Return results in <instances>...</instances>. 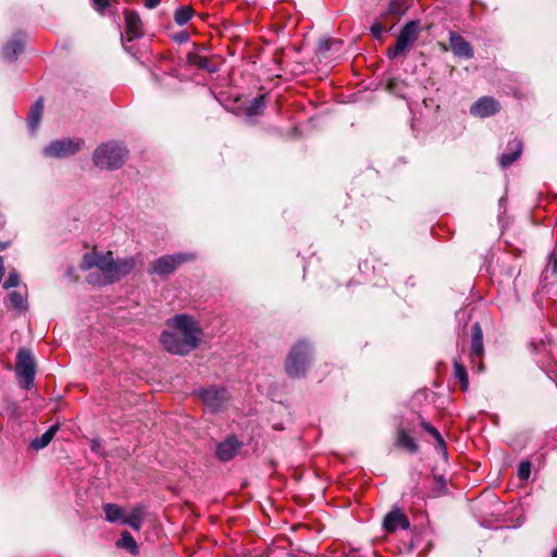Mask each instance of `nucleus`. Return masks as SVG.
Wrapping results in <instances>:
<instances>
[{
	"mask_svg": "<svg viewBox=\"0 0 557 557\" xmlns=\"http://www.w3.org/2000/svg\"><path fill=\"white\" fill-rule=\"evenodd\" d=\"M395 446L405 448L411 454H416L419 449L416 441L404 429L400 428L397 430Z\"/></svg>",
	"mask_w": 557,
	"mask_h": 557,
	"instance_id": "obj_17",
	"label": "nucleus"
},
{
	"mask_svg": "<svg viewBox=\"0 0 557 557\" xmlns=\"http://www.w3.org/2000/svg\"><path fill=\"white\" fill-rule=\"evenodd\" d=\"M498 111L499 103L492 97H482L470 108V113L479 117H488Z\"/></svg>",
	"mask_w": 557,
	"mask_h": 557,
	"instance_id": "obj_11",
	"label": "nucleus"
},
{
	"mask_svg": "<svg viewBox=\"0 0 557 557\" xmlns=\"http://www.w3.org/2000/svg\"><path fill=\"white\" fill-rule=\"evenodd\" d=\"M552 557H557V547L552 550Z\"/></svg>",
	"mask_w": 557,
	"mask_h": 557,
	"instance_id": "obj_44",
	"label": "nucleus"
},
{
	"mask_svg": "<svg viewBox=\"0 0 557 557\" xmlns=\"http://www.w3.org/2000/svg\"><path fill=\"white\" fill-rule=\"evenodd\" d=\"M59 430V425L54 424L50 426L41 436L36 437L32 441V447L35 449H42L47 447Z\"/></svg>",
	"mask_w": 557,
	"mask_h": 557,
	"instance_id": "obj_21",
	"label": "nucleus"
},
{
	"mask_svg": "<svg viewBox=\"0 0 557 557\" xmlns=\"http://www.w3.org/2000/svg\"><path fill=\"white\" fill-rule=\"evenodd\" d=\"M531 474V463L530 461H521L518 467V476L520 480L525 481L530 478Z\"/></svg>",
	"mask_w": 557,
	"mask_h": 557,
	"instance_id": "obj_35",
	"label": "nucleus"
},
{
	"mask_svg": "<svg viewBox=\"0 0 557 557\" xmlns=\"http://www.w3.org/2000/svg\"><path fill=\"white\" fill-rule=\"evenodd\" d=\"M484 356L483 332L479 322H475L471 327V351L470 358L473 363L472 367L476 368L478 372H483L484 364L482 357Z\"/></svg>",
	"mask_w": 557,
	"mask_h": 557,
	"instance_id": "obj_8",
	"label": "nucleus"
},
{
	"mask_svg": "<svg viewBox=\"0 0 557 557\" xmlns=\"http://www.w3.org/2000/svg\"><path fill=\"white\" fill-rule=\"evenodd\" d=\"M435 441H436L437 448L443 454H446V444H445V441H444L443 436L441 435V433L438 434V436L435 437Z\"/></svg>",
	"mask_w": 557,
	"mask_h": 557,
	"instance_id": "obj_40",
	"label": "nucleus"
},
{
	"mask_svg": "<svg viewBox=\"0 0 557 557\" xmlns=\"http://www.w3.org/2000/svg\"><path fill=\"white\" fill-rule=\"evenodd\" d=\"M421 426L423 428V430H425L428 433H430L434 438L436 436H438V434H440V432L426 421H422Z\"/></svg>",
	"mask_w": 557,
	"mask_h": 557,
	"instance_id": "obj_39",
	"label": "nucleus"
},
{
	"mask_svg": "<svg viewBox=\"0 0 557 557\" xmlns=\"http://www.w3.org/2000/svg\"><path fill=\"white\" fill-rule=\"evenodd\" d=\"M333 44H335V41L331 38H321L318 42V50L323 53L327 52L331 50Z\"/></svg>",
	"mask_w": 557,
	"mask_h": 557,
	"instance_id": "obj_37",
	"label": "nucleus"
},
{
	"mask_svg": "<svg viewBox=\"0 0 557 557\" xmlns=\"http://www.w3.org/2000/svg\"><path fill=\"white\" fill-rule=\"evenodd\" d=\"M143 516L144 508L141 506H136L132 509L131 513L127 517H124L122 520L123 524L129 525L132 529L138 531L143 524Z\"/></svg>",
	"mask_w": 557,
	"mask_h": 557,
	"instance_id": "obj_20",
	"label": "nucleus"
},
{
	"mask_svg": "<svg viewBox=\"0 0 557 557\" xmlns=\"http://www.w3.org/2000/svg\"><path fill=\"white\" fill-rule=\"evenodd\" d=\"M311 356L310 346L305 341L294 345L286 360V372L292 377H300L306 373Z\"/></svg>",
	"mask_w": 557,
	"mask_h": 557,
	"instance_id": "obj_3",
	"label": "nucleus"
},
{
	"mask_svg": "<svg viewBox=\"0 0 557 557\" xmlns=\"http://www.w3.org/2000/svg\"><path fill=\"white\" fill-rule=\"evenodd\" d=\"M409 527L408 518L398 508L389 511L383 520V528L387 533H394L398 529L407 530Z\"/></svg>",
	"mask_w": 557,
	"mask_h": 557,
	"instance_id": "obj_10",
	"label": "nucleus"
},
{
	"mask_svg": "<svg viewBox=\"0 0 557 557\" xmlns=\"http://www.w3.org/2000/svg\"><path fill=\"white\" fill-rule=\"evenodd\" d=\"M15 372L21 386L28 389L35 379V360L29 350L21 348L17 351Z\"/></svg>",
	"mask_w": 557,
	"mask_h": 557,
	"instance_id": "obj_6",
	"label": "nucleus"
},
{
	"mask_svg": "<svg viewBox=\"0 0 557 557\" xmlns=\"http://www.w3.org/2000/svg\"><path fill=\"white\" fill-rule=\"evenodd\" d=\"M98 256V252H86L83 257L81 268L83 270H90L91 268H96Z\"/></svg>",
	"mask_w": 557,
	"mask_h": 557,
	"instance_id": "obj_34",
	"label": "nucleus"
},
{
	"mask_svg": "<svg viewBox=\"0 0 557 557\" xmlns=\"http://www.w3.org/2000/svg\"><path fill=\"white\" fill-rule=\"evenodd\" d=\"M454 375L460 382L462 391H467L469 386L468 373L465 366L458 360L454 361Z\"/></svg>",
	"mask_w": 557,
	"mask_h": 557,
	"instance_id": "obj_27",
	"label": "nucleus"
},
{
	"mask_svg": "<svg viewBox=\"0 0 557 557\" xmlns=\"http://www.w3.org/2000/svg\"><path fill=\"white\" fill-rule=\"evenodd\" d=\"M193 14L194 11L190 7H180L175 10L174 21L177 25L183 26L190 21Z\"/></svg>",
	"mask_w": 557,
	"mask_h": 557,
	"instance_id": "obj_29",
	"label": "nucleus"
},
{
	"mask_svg": "<svg viewBox=\"0 0 557 557\" xmlns=\"http://www.w3.org/2000/svg\"><path fill=\"white\" fill-rule=\"evenodd\" d=\"M265 107V96L261 95L252 99L246 108L247 116L260 115Z\"/></svg>",
	"mask_w": 557,
	"mask_h": 557,
	"instance_id": "obj_26",
	"label": "nucleus"
},
{
	"mask_svg": "<svg viewBox=\"0 0 557 557\" xmlns=\"http://www.w3.org/2000/svg\"><path fill=\"white\" fill-rule=\"evenodd\" d=\"M103 511L106 515V519L109 522H122L124 518V510L115 504H106L103 506Z\"/></svg>",
	"mask_w": 557,
	"mask_h": 557,
	"instance_id": "obj_23",
	"label": "nucleus"
},
{
	"mask_svg": "<svg viewBox=\"0 0 557 557\" xmlns=\"http://www.w3.org/2000/svg\"><path fill=\"white\" fill-rule=\"evenodd\" d=\"M505 200H506L505 198H500L499 205L502 206L505 202Z\"/></svg>",
	"mask_w": 557,
	"mask_h": 557,
	"instance_id": "obj_45",
	"label": "nucleus"
},
{
	"mask_svg": "<svg viewBox=\"0 0 557 557\" xmlns=\"http://www.w3.org/2000/svg\"><path fill=\"white\" fill-rule=\"evenodd\" d=\"M199 396L206 407L211 411H219L227 399V391L225 388L210 387L201 389Z\"/></svg>",
	"mask_w": 557,
	"mask_h": 557,
	"instance_id": "obj_9",
	"label": "nucleus"
},
{
	"mask_svg": "<svg viewBox=\"0 0 557 557\" xmlns=\"http://www.w3.org/2000/svg\"><path fill=\"white\" fill-rule=\"evenodd\" d=\"M240 447L242 443L236 437L230 436L218 444L216 456L222 461H228L237 455Z\"/></svg>",
	"mask_w": 557,
	"mask_h": 557,
	"instance_id": "obj_13",
	"label": "nucleus"
},
{
	"mask_svg": "<svg viewBox=\"0 0 557 557\" xmlns=\"http://www.w3.org/2000/svg\"><path fill=\"white\" fill-rule=\"evenodd\" d=\"M450 48L456 57L471 59L473 57V50L471 45L463 39L457 33H450L449 35Z\"/></svg>",
	"mask_w": 557,
	"mask_h": 557,
	"instance_id": "obj_14",
	"label": "nucleus"
},
{
	"mask_svg": "<svg viewBox=\"0 0 557 557\" xmlns=\"http://www.w3.org/2000/svg\"><path fill=\"white\" fill-rule=\"evenodd\" d=\"M116 546L127 549L134 556L138 555L139 553L137 543L128 531L122 532L121 539L116 541Z\"/></svg>",
	"mask_w": 557,
	"mask_h": 557,
	"instance_id": "obj_22",
	"label": "nucleus"
},
{
	"mask_svg": "<svg viewBox=\"0 0 557 557\" xmlns=\"http://www.w3.org/2000/svg\"><path fill=\"white\" fill-rule=\"evenodd\" d=\"M127 154L128 151L123 145L109 141L96 148L92 161L100 169L115 170L124 164Z\"/></svg>",
	"mask_w": 557,
	"mask_h": 557,
	"instance_id": "obj_2",
	"label": "nucleus"
},
{
	"mask_svg": "<svg viewBox=\"0 0 557 557\" xmlns=\"http://www.w3.org/2000/svg\"><path fill=\"white\" fill-rule=\"evenodd\" d=\"M196 259L195 253L178 252L174 255H165L157 258L150 263L149 274L165 276L172 274L181 264Z\"/></svg>",
	"mask_w": 557,
	"mask_h": 557,
	"instance_id": "obj_5",
	"label": "nucleus"
},
{
	"mask_svg": "<svg viewBox=\"0 0 557 557\" xmlns=\"http://www.w3.org/2000/svg\"><path fill=\"white\" fill-rule=\"evenodd\" d=\"M20 284V275L17 272L13 271L9 274L8 278L3 283V288L8 289L11 287H15Z\"/></svg>",
	"mask_w": 557,
	"mask_h": 557,
	"instance_id": "obj_36",
	"label": "nucleus"
},
{
	"mask_svg": "<svg viewBox=\"0 0 557 557\" xmlns=\"http://www.w3.org/2000/svg\"><path fill=\"white\" fill-rule=\"evenodd\" d=\"M97 10L102 11L109 5V0H92Z\"/></svg>",
	"mask_w": 557,
	"mask_h": 557,
	"instance_id": "obj_41",
	"label": "nucleus"
},
{
	"mask_svg": "<svg viewBox=\"0 0 557 557\" xmlns=\"http://www.w3.org/2000/svg\"><path fill=\"white\" fill-rule=\"evenodd\" d=\"M24 42L20 37H15L10 40L3 48V58L7 61H14L17 55L22 52Z\"/></svg>",
	"mask_w": 557,
	"mask_h": 557,
	"instance_id": "obj_18",
	"label": "nucleus"
},
{
	"mask_svg": "<svg viewBox=\"0 0 557 557\" xmlns=\"http://www.w3.org/2000/svg\"><path fill=\"white\" fill-rule=\"evenodd\" d=\"M549 273L557 276V249H554L548 256L547 264L544 270V277L547 278Z\"/></svg>",
	"mask_w": 557,
	"mask_h": 557,
	"instance_id": "obj_33",
	"label": "nucleus"
},
{
	"mask_svg": "<svg viewBox=\"0 0 557 557\" xmlns=\"http://www.w3.org/2000/svg\"><path fill=\"white\" fill-rule=\"evenodd\" d=\"M188 63L198 69L212 71L209 67V59L207 57H203V55H200L197 53H193V54L188 55Z\"/></svg>",
	"mask_w": 557,
	"mask_h": 557,
	"instance_id": "obj_32",
	"label": "nucleus"
},
{
	"mask_svg": "<svg viewBox=\"0 0 557 557\" xmlns=\"http://www.w3.org/2000/svg\"><path fill=\"white\" fill-rule=\"evenodd\" d=\"M84 145L83 139L63 138L50 143L44 148V154L48 158H66L76 153Z\"/></svg>",
	"mask_w": 557,
	"mask_h": 557,
	"instance_id": "obj_7",
	"label": "nucleus"
},
{
	"mask_svg": "<svg viewBox=\"0 0 557 557\" xmlns=\"http://www.w3.org/2000/svg\"><path fill=\"white\" fill-rule=\"evenodd\" d=\"M509 152H505L499 157V164L502 168H508L511 165L522 152V143L519 139H515L508 144Z\"/></svg>",
	"mask_w": 557,
	"mask_h": 557,
	"instance_id": "obj_16",
	"label": "nucleus"
},
{
	"mask_svg": "<svg viewBox=\"0 0 557 557\" xmlns=\"http://www.w3.org/2000/svg\"><path fill=\"white\" fill-rule=\"evenodd\" d=\"M161 0H145V7L148 9H153L160 4Z\"/></svg>",
	"mask_w": 557,
	"mask_h": 557,
	"instance_id": "obj_42",
	"label": "nucleus"
},
{
	"mask_svg": "<svg viewBox=\"0 0 557 557\" xmlns=\"http://www.w3.org/2000/svg\"><path fill=\"white\" fill-rule=\"evenodd\" d=\"M386 20V16L385 14H381L374 22L373 24L371 25L370 27V30H371V34L372 36L377 39V40H381L382 37H383V34L385 32H387V29L385 28V26L383 25V22Z\"/></svg>",
	"mask_w": 557,
	"mask_h": 557,
	"instance_id": "obj_31",
	"label": "nucleus"
},
{
	"mask_svg": "<svg viewBox=\"0 0 557 557\" xmlns=\"http://www.w3.org/2000/svg\"><path fill=\"white\" fill-rule=\"evenodd\" d=\"M168 326L160 336L164 349L173 355L184 356L196 349L201 337V329L189 315L177 314L168 320Z\"/></svg>",
	"mask_w": 557,
	"mask_h": 557,
	"instance_id": "obj_1",
	"label": "nucleus"
},
{
	"mask_svg": "<svg viewBox=\"0 0 557 557\" xmlns=\"http://www.w3.org/2000/svg\"><path fill=\"white\" fill-rule=\"evenodd\" d=\"M408 10L407 0H391L387 10L383 13L387 15L400 16Z\"/></svg>",
	"mask_w": 557,
	"mask_h": 557,
	"instance_id": "obj_24",
	"label": "nucleus"
},
{
	"mask_svg": "<svg viewBox=\"0 0 557 557\" xmlns=\"http://www.w3.org/2000/svg\"><path fill=\"white\" fill-rule=\"evenodd\" d=\"M115 264L117 267V272L120 277H124L129 274L136 267V259L134 257H127L123 259L115 260Z\"/></svg>",
	"mask_w": 557,
	"mask_h": 557,
	"instance_id": "obj_25",
	"label": "nucleus"
},
{
	"mask_svg": "<svg viewBox=\"0 0 557 557\" xmlns=\"http://www.w3.org/2000/svg\"><path fill=\"white\" fill-rule=\"evenodd\" d=\"M44 112V101L42 99H38L30 108L28 115V127L32 132H35L39 126L41 116Z\"/></svg>",
	"mask_w": 557,
	"mask_h": 557,
	"instance_id": "obj_19",
	"label": "nucleus"
},
{
	"mask_svg": "<svg viewBox=\"0 0 557 557\" xmlns=\"http://www.w3.org/2000/svg\"><path fill=\"white\" fill-rule=\"evenodd\" d=\"M113 255L111 251H108L106 253H99L96 268L99 271L97 274H99L100 277H102L104 272L111 265Z\"/></svg>",
	"mask_w": 557,
	"mask_h": 557,
	"instance_id": "obj_30",
	"label": "nucleus"
},
{
	"mask_svg": "<svg viewBox=\"0 0 557 557\" xmlns=\"http://www.w3.org/2000/svg\"><path fill=\"white\" fill-rule=\"evenodd\" d=\"M121 40H122V44H123L124 49H125L127 52H129V53L134 54V53L132 52V47L126 45V42H125V39H124V36H123V35H121Z\"/></svg>",
	"mask_w": 557,
	"mask_h": 557,
	"instance_id": "obj_43",
	"label": "nucleus"
},
{
	"mask_svg": "<svg viewBox=\"0 0 557 557\" xmlns=\"http://www.w3.org/2000/svg\"><path fill=\"white\" fill-rule=\"evenodd\" d=\"M126 38L131 42L144 36V27L139 15L134 11H125Z\"/></svg>",
	"mask_w": 557,
	"mask_h": 557,
	"instance_id": "obj_12",
	"label": "nucleus"
},
{
	"mask_svg": "<svg viewBox=\"0 0 557 557\" xmlns=\"http://www.w3.org/2000/svg\"><path fill=\"white\" fill-rule=\"evenodd\" d=\"M120 280H121V277L117 272V267L115 264L114 259L112 260L111 265L104 272L102 277H100L99 274H96V273H90L87 277L88 283L98 284V285H109V284H112Z\"/></svg>",
	"mask_w": 557,
	"mask_h": 557,
	"instance_id": "obj_15",
	"label": "nucleus"
},
{
	"mask_svg": "<svg viewBox=\"0 0 557 557\" xmlns=\"http://www.w3.org/2000/svg\"><path fill=\"white\" fill-rule=\"evenodd\" d=\"M420 24L418 21L408 22L399 32L396 45L387 49L389 59H397L405 55L418 40Z\"/></svg>",
	"mask_w": 557,
	"mask_h": 557,
	"instance_id": "obj_4",
	"label": "nucleus"
},
{
	"mask_svg": "<svg viewBox=\"0 0 557 557\" xmlns=\"http://www.w3.org/2000/svg\"><path fill=\"white\" fill-rule=\"evenodd\" d=\"M9 301L11 307L18 311H25L28 307L26 297L20 292L10 293Z\"/></svg>",
	"mask_w": 557,
	"mask_h": 557,
	"instance_id": "obj_28",
	"label": "nucleus"
},
{
	"mask_svg": "<svg viewBox=\"0 0 557 557\" xmlns=\"http://www.w3.org/2000/svg\"><path fill=\"white\" fill-rule=\"evenodd\" d=\"M421 426L423 428V430H425L428 433H430L434 438L436 436H438V434H440V432L426 421H422Z\"/></svg>",
	"mask_w": 557,
	"mask_h": 557,
	"instance_id": "obj_38",
	"label": "nucleus"
}]
</instances>
